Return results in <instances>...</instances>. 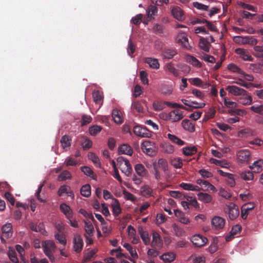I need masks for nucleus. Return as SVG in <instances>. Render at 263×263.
Segmentation results:
<instances>
[{"mask_svg": "<svg viewBox=\"0 0 263 263\" xmlns=\"http://www.w3.org/2000/svg\"><path fill=\"white\" fill-rule=\"evenodd\" d=\"M140 192L142 196L147 197L152 195L153 190L149 186L146 185L141 187Z\"/></svg>", "mask_w": 263, "mask_h": 263, "instance_id": "nucleus-37", "label": "nucleus"}, {"mask_svg": "<svg viewBox=\"0 0 263 263\" xmlns=\"http://www.w3.org/2000/svg\"><path fill=\"white\" fill-rule=\"evenodd\" d=\"M176 54L177 52L175 50L172 49H166L163 51L162 56L165 59H171Z\"/></svg>", "mask_w": 263, "mask_h": 263, "instance_id": "nucleus-36", "label": "nucleus"}, {"mask_svg": "<svg viewBox=\"0 0 263 263\" xmlns=\"http://www.w3.org/2000/svg\"><path fill=\"white\" fill-rule=\"evenodd\" d=\"M81 171L87 176L91 177L93 179H96V176L94 174L92 170L88 166H83L81 167Z\"/></svg>", "mask_w": 263, "mask_h": 263, "instance_id": "nucleus-42", "label": "nucleus"}, {"mask_svg": "<svg viewBox=\"0 0 263 263\" xmlns=\"http://www.w3.org/2000/svg\"><path fill=\"white\" fill-rule=\"evenodd\" d=\"M123 247L126 248V249L129 251L130 254V255L134 258H138V254L136 252L135 249L133 248V247L128 243H125L124 244Z\"/></svg>", "mask_w": 263, "mask_h": 263, "instance_id": "nucleus-44", "label": "nucleus"}, {"mask_svg": "<svg viewBox=\"0 0 263 263\" xmlns=\"http://www.w3.org/2000/svg\"><path fill=\"white\" fill-rule=\"evenodd\" d=\"M85 230L86 233L89 236H91L92 235L94 228L93 225L90 222L85 221Z\"/></svg>", "mask_w": 263, "mask_h": 263, "instance_id": "nucleus-47", "label": "nucleus"}, {"mask_svg": "<svg viewBox=\"0 0 263 263\" xmlns=\"http://www.w3.org/2000/svg\"><path fill=\"white\" fill-rule=\"evenodd\" d=\"M219 173L223 176L228 177V183L231 187H233L235 185V181L234 175L232 174L224 173L222 171L220 170Z\"/></svg>", "mask_w": 263, "mask_h": 263, "instance_id": "nucleus-32", "label": "nucleus"}, {"mask_svg": "<svg viewBox=\"0 0 263 263\" xmlns=\"http://www.w3.org/2000/svg\"><path fill=\"white\" fill-rule=\"evenodd\" d=\"M138 232L144 243L145 245H148L150 242V239L148 232L144 231L142 228H139Z\"/></svg>", "mask_w": 263, "mask_h": 263, "instance_id": "nucleus-24", "label": "nucleus"}, {"mask_svg": "<svg viewBox=\"0 0 263 263\" xmlns=\"http://www.w3.org/2000/svg\"><path fill=\"white\" fill-rule=\"evenodd\" d=\"M125 167L122 172L124 173L126 176H128L131 174L132 168L128 160L125 161Z\"/></svg>", "mask_w": 263, "mask_h": 263, "instance_id": "nucleus-54", "label": "nucleus"}, {"mask_svg": "<svg viewBox=\"0 0 263 263\" xmlns=\"http://www.w3.org/2000/svg\"><path fill=\"white\" fill-rule=\"evenodd\" d=\"M228 69L233 72L237 73H241L242 72L241 69L234 64H230L228 65Z\"/></svg>", "mask_w": 263, "mask_h": 263, "instance_id": "nucleus-63", "label": "nucleus"}, {"mask_svg": "<svg viewBox=\"0 0 263 263\" xmlns=\"http://www.w3.org/2000/svg\"><path fill=\"white\" fill-rule=\"evenodd\" d=\"M240 177L246 181H250L253 179L254 175L252 172L248 171L242 172L240 174Z\"/></svg>", "mask_w": 263, "mask_h": 263, "instance_id": "nucleus-45", "label": "nucleus"}, {"mask_svg": "<svg viewBox=\"0 0 263 263\" xmlns=\"http://www.w3.org/2000/svg\"><path fill=\"white\" fill-rule=\"evenodd\" d=\"M61 212L65 215L67 219L72 218L73 212L70 206L66 203H62L60 206Z\"/></svg>", "mask_w": 263, "mask_h": 263, "instance_id": "nucleus-15", "label": "nucleus"}, {"mask_svg": "<svg viewBox=\"0 0 263 263\" xmlns=\"http://www.w3.org/2000/svg\"><path fill=\"white\" fill-rule=\"evenodd\" d=\"M175 258V254L172 252L164 253L161 256L160 258L165 262L170 263L174 260Z\"/></svg>", "mask_w": 263, "mask_h": 263, "instance_id": "nucleus-35", "label": "nucleus"}, {"mask_svg": "<svg viewBox=\"0 0 263 263\" xmlns=\"http://www.w3.org/2000/svg\"><path fill=\"white\" fill-rule=\"evenodd\" d=\"M9 259L14 263H18V259L16 256V253L14 250H10L8 252Z\"/></svg>", "mask_w": 263, "mask_h": 263, "instance_id": "nucleus-59", "label": "nucleus"}, {"mask_svg": "<svg viewBox=\"0 0 263 263\" xmlns=\"http://www.w3.org/2000/svg\"><path fill=\"white\" fill-rule=\"evenodd\" d=\"M112 117L115 122L116 123L121 124L122 123L121 112L119 109L117 108L113 109L112 111Z\"/></svg>", "mask_w": 263, "mask_h": 263, "instance_id": "nucleus-26", "label": "nucleus"}, {"mask_svg": "<svg viewBox=\"0 0 263 263\" xmlns=\"http://www.w3.org/2000/svg\"><path fill=\"white\" fill-rule=\"evenodd\" d=\"M80 142L84 150L89 149L92 145V141L86 137H82Z\"/></svg>", "mask_w": 263, "mask_h": 263, "instance_id": "nucleus-29", "label": "nucleus"}, {"mask_svg": "<svg viewBox=\"0 0 263 263\" xmlns=\"http://www.w3.org/2000/svg\"><path fill=\"white\" fill-rule=\"evenodd\" d=\"M184 117L183 111L179 109H175L170 111L168 115V119L172 122H177Z\"/></svg>", "mask_w": 263, "mask_h": 263, "instance_id": "nucleus-8", "label": "nucleus"}, {"mask_svg": "<svg viewBox=\"0 0 263 263\" xmlns=\"http://www.w3.org/2000/svg\"><path fill=\"white\" fill-rule=\"evenodd\" d=\"M152 248L156 249H160L163 246V242L160 235L157 232L153 233V240L151 243Z\"/></svg>", "mask_w": 263, "mask_h": 263, "instance_id": "nucleus-10", "label": "nucleus"}, {"mask_svg": "<svg viewBox=\"0 0 263 263\" xmlns=\"http://www.w3.org/2000/svg\"><path fill=\"white\" fill-rule=\"evenodd\" d=\"M238 97V102L243 105H248L252 103V98L251 96L249 95L247 91L246 93Z\"/></svg>", "mask_w": 263, "mask_h": 263, "instance_id": "nucleus-12", "label": "nucleus"}, {"mask_svg": "<svg viewBox=\"0 0 263 263\" xmlns=\"http://www.w3.org/2000/svg\"><path fill=\"white\" fill-rule=\"evenodd\" d=\"M184 197L186 199L187 201L189 202V204L192 205L195 208H199V205L197 200L195 198H193L191 197H185L184 196Z\"/></svg>", "mask_w": 263, "mask_h": 263, "instance_id": "nucleus-62", "label": "nucleus"}, {"mask_svg": "<svg viewBox=\"0 0 263 263\" xmlns=\"http://www.w3.org/2000/svg\"><path fill=\"white\" fill-rule=\"evenodd\" d=\"M229 112L231 115H237L241 116H243L247 114V111L246 110L240 109H231L229 110Z\"/></svg>", "mask_w": 263, "mask_h": 263, "instance_id": "nucleus-51", "label": "nucleus"}, {"mask_svg": "<svg viewBox=\"0 0 263 263\" xmlns=\"http://www.w3.org/2000/svg\"><path fill=\"white\" fill-rule=\"evenodd\" d=\"M193 6L197 8L198 10H205L208 11L209 9V6L201 3H200L198 2H195L193 3Z\"/></svg>", "mask_w": 263, "mask_h": 263, "instance_id": "nucleus-60", "label": "nucleus"}, {"mask_svg": "<svg viewBox=\"0 0 263 263\" xmlns=\"http://www.w3.org/2000/svg\"><path fill=\"white\" fill-rule=\"evenodd\" d=\"M196 182L198 184L203 187V190H213L215 189V187L208 181L198 179Z\"/></svg>", "mask_w": 263, "mask_h": 263, "instance_id": "nucleus-22", "label": "nucleus"}, {"mask_svg": "<svg viewBox=\"0 0 263 263\" xmlns=\"http://www.w3.org/2000/svg\"><path fill=\"white\" fill-rule=\"evenodd\" d=\"M171 164L176 168H180L182 166V160L180 158H174L171 160Z\"/></svg>", "mask_w": 263, "mask_h": 263, "instance_id": "nucleus-55", "label": "nucleus"}, {"mask_svg": "<svg viewBox=\"0 0 263 263\" xmlns=\"http://www.w3.org/2000/svg\"><path fill=\"white\" fill-rule=\"evenodd\" d=\"M54 237L59 243L63 246H65L66 245L67 241L64 235L63 234V233H55L54 235Z\"/></svg>", "mask_w": 263, "mask_h": 263, "instance_id": "nucleus-46", "label": "nucleus"}, {"mask_svg": "<svg viewBox=\"0 0 263 263\" xmlns=\"http://www.w3.org/2000/svg\"><path fill=\"white\" fill-rule=\"evenodd\" d=\"M158 12V8L154 5H151L148 9L146 10V14L148 17H152L153 15H155Z\"/></svg>", "mask_w": 263, "mask_h": 263, "instance_id": "nucleus-48", "label": "nucleus"}, {"mask_svg": "<svg viewBox=\"0 0 263 263\" xmlns=\"http://www.w3.org/2000/svg\"><path fill=\"white\" fill-rule=\"evenodd\" d=\"M180 186L183 190L187 191H199L200 190V188L198 186L187 183L182 182L180 184Z\"/></svg>", "mask_w": 263, "mask_h": 263, "instance_id": "nucleus-30", "label": "nucleus"}, {"mask_svg": "<svg viewBox=\"0 0 263 263\" xmlns=\"http://www.w3.org/2000/svg\"><path fill=\"white\" fill-rule=\"evenodd\" d=\"M71 177V175L69 171H64L59 176V180L63 181L66 179H70Z\"/></svg>", "mask_w": 263, "mask_h": 263, "instance_id": "nucleus-58", "label": "nucleus"}, {"mask_svg": "<svg viewBox=\"0 0 263 263\" xmlns=\"http://www.w3.org/2000/svg\"><path fill=\"white\" fill-rule=\"evenodd\" d=\"M241 40L242 41V44H249L254 46L258 43L257 40L252 36H245L243 37V39H241Z\"/></svg>", "mask_w": 263, "mask_h": 263, "instance_id": "nucleus-34", "label": "nucleus"}, {"mask_svg": "<svg viewBox=\"0 0 263 263\" xmlns=\"http://www.w3.org/2000/svg\"><path fill=\"white\" fill-rule=\"evenodd\" d=\"M211 224L213 229L220 230L223 228L225 224V220L220 217L215 216L211 221Z\"/></svg>", "mask_w": 263, "mask_h": 263, "instance_id": "nucleus-9", "label": "nucleus"}, {"mask_svg": "<svg viewBox=\"0 0 263 263\" xmlns=\"http://www.w3.org/2000/svg\"><path fill=\"white\" fill-rule=\"evenodd\" d=\"M112 208L113 214L115 216H118L121 212V209L117 200H116V203L112 205Z\"/></svg>", "mask_w": 263, "mask_h": 263, "instance_id": "nucleus-49", "label": "nucleus"}, {"mask_svg": "<svg viewBox=\"0 0 263 263\" xmlns=\"http://www.w3.org/2000/svg\"><path fill=\"white\" fill-rule=\"evenodd\" d=\"M140 79L142 83L144 85L148 84V80L147 78V73L144 70H142L140 72Z\"/></svg>", "mask_w": 263, "mask_h": 263, "instance_id": "nucleus-57", "label": "nucleus"}, {"mask_svg": "<svg viewBox=\"0 0 263 263\" xmlns=\"http://www.w3.org/2000/svg\"><path fill=\"white\" fill-rule=\"evenodd\" d=\"M42 247L45 254L52 253L57 248L54 242L50 240L44 241L42 244Z\"/></svg>", "mask_w": 263, "mask_h": 263, "instance_id": "nucleus-5", "label": "nucleus"}, {"mask_svg": "<svg viewBox=\"0 0 263 263\" xmlns=\"http://www.w3.org/2000/svg\"><path fill=\"white\" fill-rule=\"evenodd\" d=\"M235 52L245 61H252L253 60V58L248 54L246 49L239 48L236 49Z\"/></svg>", "mask_w": 263, "mask_h": 263, "instance_id": "nucleus-13", "label": "nucleus"}, {"mask_svg": "<svg viewBox=\"0 0 263 263\" xmlns=\"http://www.w3.org/2000/svg\"><path fill=\"white\" fill-rule=\"evenodd\" d=\"M224 211L228 214L229 217L231 220L235 219L239 214L238 207L232 202L226 205Z\"/></svg>", "mask_w": 263, "mask_h": 263, "instance_id": "nucleus-2", "label": "nucleus"}, {"mask_svg": "<svg viewBox=\"0 0 263 263\" xmlns=\"http://www.w3.org/2000/svg\"><path fill=\"white\" fill-rule=\"evenodd\" d=\"M73 249L77 253H80L82 251L83 246V241L79 234H75L73 239Z\"/></svg>", "mask_w": 263, "mask_h": 263, "instance_id": "nucleus-7", "label": "nucleus"}, {"mask_svg": "<svg viewBox=\"0 0 263 263\" xmlns=\"http://www.w3.org/2000/svg\"><path fill=\"white\" fill-rule=\"evenodd\" d=\"M250 108L252 111L255 113L263 115V105H253Z\"/></svg>", "mask_w": 263, "mask_h": 263, "instance_id": "nucleus-56", "label": "nucleus"}, {"mask_svg": "<svg viewBox=\"0 0 263 263\" xmlns=\"http://www.w3.org/2000/svg\"><path fill=\"white\" fill-rule=\"evenodd\" d=\"M145 62L149 65V67L153 69H158L159 67V63L158 60L148 58L146 59Z\"/></svg>", "mask_w": 263, "mask_h": 263, "instance_id": "nucleus-38", "label": "nucleus"}, {"mask_svg": "<svg viewBox=\"0 0 263 263\" xmlns=\"http://www.w3.org/2000/svg\"><path fill=\"white\" fill-rule=\"evenodd\" d=\"M172 14L173 16L178 21L183 20V13L179 7H175L172 9Z\"/></svg>", "mask_w": 263, "mask_h": 263, "instance_id": "nucleus-25", "label": "nucleus"}, {"mask_svg": "<svg viewBox=\"0 0 263 263\" xmlns=\"http://www.w3.org/2000/svg\"><path fill=\"white\" fill-rule=\"evenodd\" d=\"M81 195L85 197H88L91 194V187L89 184H85L81 189Z\"/></svg>", "mask_w": 263, "mask_h": 263, "instance_id": "nucleus-40", "label": "nucleus"}, {"mask_svg": "<svg viewBox=\"0 0 263 263\" xmlns=\"http://www.w3.org/2000/svg\"><path fill=\"white\" fill-rule=\"evenodd\" d=\"M250 168L256 173L261 172L263 170V160L260 159L255 161L252 165L250 166Z\"/></svg>", "mask_w": 263, "mask_h": 263, "instance_id": "nucleus-19", "label": "nucleus"}, {"mask_svg": "<svg viewBox=\"0 0 263 263\" xmlns=\"http://www.w3.org/2000/svg\"><path fill=\"white\" fill-rule=\"evenodd\" d=\"M200 58L202 60L209 63H215L216 62L215 58L212 55L204 54L203 55H201Z\"/></svg>", "mask_w": 263, "mask_h": 263, "instance_id": "nucleus-61", "label": "nucleus"}, {"mask_svg": "<svg viewBox=\"0 0 263 263\" xmlns=\"http://www.w3.org/2000/svg\"><path fill=\"white\" fill-rule=\"evenodd\" d=\"M2 231L3 236L6 238L11 237L12 235V226L10 223L4 224L2 228Z\"/></svg>", "mask_w": 263, "mask_h": 263, "instance_id": "nucleus-16", "label": "nucleus"}, {"mask_svg": "<svg viewBox=\"0 0 263 263\" xmlns=\"http://www.w3.org/2000/svg\"><path fill=\"white\" fill-rule=\"evenodd\" d=\"M155 165L158 168H161L164 173H167L168 171V163L165 159L163 158L159 159L157 162L153 163V166Z\"/></svg>", "mask_w": 263, "mask_h": 263, "instance_id": "nucleus-18", "label": "nucleus"}, {"mask_svg": "<svg viewBox=\"0 0 263 263\" xmlns=\"http://www.w3.org/2000/svg\"><path fill=\"white\" fill-rule=\"evenodd\" d=\"M119 154H125L132 156L133 151L132 148L128 144H123L118 149Z\"/></svg>", "mask_w": 263, "mask_h": 263, "instance_id": "nucleus-20", "label": "nucleus"}, {"mask_svg": "<svg viewBox=\"0 0 263 263\" xmlns=\"http://www.w3.org/2000/svg\"><path fill=\"white\" fill-rule=\"evenodd\" d=\"M191 241L195 247H201L206 243L208 239L201 235L196 234L191 237Z\"/></svg>", "mask_w": 263, "mask_h": 263, "instance_id": "nucleus-4", "label": "nucleus"}, {"mask_svg": "<svg viewBox=\"0 0 263 263\" xmlns=\"http://www.w3.org/2000/svg\"><path fill=\"white\" fill-rule=\"evenodd\" d=\"M88 157L89 160L92 161V162L97 167H101V163L100 161V159L98 158V157L97 155H96L94 153L92 152H89L88 154Z\"/></svg>", "mask_w": 263, "mask_h": 263, "instance_id": "nucleus-39", "label": "nucleus"}, {"mask_svg": "<svg viewBox=\"0 0 263 263\" xmlns=\"http://www.w3.org/2000/svg\"><path fill=\"white\" fill-rule=\"evenodd\" d=\"M178 42L180 43L181 45L185 48L189 49L191 46L189 45L188 39L186 35L181 33L178 36Z\"/></svg>", "mask_w": 263, "mask_h": 263, "instance_id": "nucleus-21", "label": "nucleus"}, {"mask_svg": "<svg viewBox=\"0 0 263 263\" xmlns=\"http://www.w3.org/2000/svg\"><path fill=\"white\" fill-rule=\"evenodd\" d=\"M102 127L101 126L96 125L89 127V132L91 136H95L100 133Z\"/></svg>", "mask_w": 263, "mask_h": 263, "instance_id": "nucleus-50", "label": "nucleus"}, {"mask_svg": "<svg viewBox=\"0 0 263 263\" xmlns=\"http://www.w3.org/2000/svg\"><path fill=\"white\" fill-rule=\"evenodd\" d=\"M181 102L186 106L194 108H201L204 107L205 104L204 103H197L195 101H191L186 99H181Z\"/></svg>", "mask_w": 263, "mask_h": 263, "instance_id": "nucleus-17", "label": "nucleus"}, {"mask_svg": "<svg viewBox=\"0 0 263 263\" xmlns=\"http://www.w3.org/2000/svg\"><path fill=\"white\" fill-rule=\"evenodd\" d=\"M92 97L93 101L96 104H100L101 103L102 97L98 90L93 92Z\"/></svg>", "mask_w": 263, "mask_h": 263, "instance_id": "nucleus-53", "label": "nucleus"}, {"mask_svg": "<svg viewBox=\"0 0 263 263\" xmlns=\"http://www.w3.org/2000/svg\"><path fill=\"white\" fill-rule=\"evenodd\" d=\"M167 137L172 142L176 143L179 145H183L184 144L183 141L179 139L175 135L168 134H167Z\"/></svg>", "mask_w": 263, "mask_h": 263, "instance_id": "nucleus-43", "label": "nucleus"}, {"mask_svg": "<svg viewBox=\"0 0 263 263\" xmlns=\"http://www.w3.org/2000/svg\"><path fill=\"white\" fill-rule=\"evenodd\" d=\"M226 90L230 93L233 95L240 97L241 95L246 93L245 89L238 87L234 85H229L226 87Z\"/></svg>", "mask_w": 263, "mask_h": 263, "instance_id": "nucleus-11", "label": "nucleus"}, {"mask_svg": "<svg viewBox=\"0 0 263 263\" xmlns=\"http://www.w3.org/2000/svg\"><path fill=\"white\" fill-rule=\"evenodd\" d=\"M141 149L145 154L149 156H154L157 153L155 143L148 140H146L142 143Z\"/></svg>", "mask_w": 263, "mask_h": 263, "instance_id": "nucleus-1", "label": "nucleus"}, {"mask_svg": "<svg viewBox=\"0 0 263 263\" xmlns=\"http://www.w3.org/2000/svg\"><path fill=\"white\" fill-rule=\"evenodd\" d=\"M134 134L138 137L149 138L152 136V133L145 127L135 126L134 127Z\"/></svg>", "mask_w": 263, "mask_h": 263, "instance_id": "nucleus-3", "label": "nucleus"}, {"mask_svg": "<svg viewBox=\"0 0 263 263\" xmlns=\"http://www.w3.org/2000/svg\"><path fill=\"white\" fill-rule=\"evenodd\" d=\"M135 170L136 173L141 177L145 176L147 173V170L142 164H136L135 166Z\"/></svg>", "mask_w": 263, "mask_h": 263, "instance_id": "nucleus-27", "label": "nucleus"}, {"mask_svg": "<svg viewBox=\"0 0 263 263\" xmlns=\"http://www.w3.org/2000/svg\"><path fill=\"white\" fill-rule=\"evenodd\" d=\"M71 138L67 135L62 137L60 142L63 149L69 148L71 145Z\"/></svg>", "mask_w": 263, "mask_h": 263, "instance_id": "nucleus-31", "label": "nucleus"}, {"mask_svg": "<svg viewBox=\"0 0 263 263\" xmlns=\"http://www.w3.org/2000/svg\"><path fill=\"white\" fill-rule=\"evenodd\" d=\"M199 47L201 49L206 52H209L210 47L211 46L210 43L204 38H201L199 43Z\"/></svg>", "mask_w": 263, "mask_h": 263, "instance_id": "nucleus-33", "label": "nucleus"}, {"mask_svg": "<svg viewBox=\"0 0 263 263\" xmlns=\"http://www.w3.org/2000/svg\"><path fill=\"white\" fill-rule=\"evenodd\" d=\"M215 113H216L215 109L213 108H210L209 109V111L205 114V115L204 116H205L204 119L205 120H208V119H212V118H214L215 116Z\"/></svg>", "mask_w": 263, "mask_h": 263, "instance_id": "nucleus-64", "label": "nucleus"}, {"mask_svg": "<svg viewBox=\"0 0 263 263\" xmlns=\"http://www.w3.org/2000/svg\"><path fill=\"white\" fill-rule=\"evenodd\" d=\"M197 152V148L195 146L185 147L183 148V154L185 156H192Z\"/></svg>", "mask_w": 263, "mask_h": 263, "instance_id": "nucleus-41", "label": "nucleus"}, {"mask_svg": "<svg viewBox=\"0 0 263 263\" xmlns=\"http://www.w3.org/2000/svg\"><path fill=\"white\" fill-rule=\"evenodd\" d=\"M186 61L188 63L192 64L193 66L196 67H201L202 66L201 63L195 57L188 55L186 56Z\"/></svg>", "mask_w": 263, "mask_h": 263, "instance_id": "nucleus-28", "label": "nucleus"}, {"mask_svg": "<svg viewBox=\"0 0 263 263\" xmlns=\"http://www.w3.org/2000/svg\"><path fill=\"white\" fill-rule=\"evenodd\" d=\"M255 52L254 55L258 58H263V47L256 46L254 47Z\"/></svg>", "mask_w": 263, "mask_h": 263, "instance_id": "nucleus-52", "label": "nucleus"}, {"mask_svg": "<svg viewBox=\"0 0 263 263\" xmlns=\"http://www.w3.org/2000/svg\"><path fill=\"white\" fill-rule=\"evenodd\" d=\"M198 199L205 203H210L212 200V197L211 195L205 193H199L197 195Z\"/></svg>", "mask_w": 263, "mask_h": 263, "instance_id": "nucleus-23", "label": "nucleus"}, {"mask_svg": "<svg viewBox=\"0 0 263 263\" xmlns=\"http://www.w3.org/2000/svg\"><path fill=\"white\" fill-rule=\"evenodd\" d=\"M183 129L189 132L193 133L195 130V123L192 122L189 119H184L181 122Z\"/></svg>", "mask_w": 263, "mask_h": 263, "instance_id": "nucleus-14", "label": "nucleus"}, {"mask_svg": "<svg viewBox=\"0 0 263 263\" xmlns=\"http://www.w3.org/2000/svg\"><path fill=\"white\" fill-rule=\"evenodd\" d=\"M251 153L247 149L240 150L237 153V160L241 163H248L250 159Z\"/></svg>", "mask_w": 263, "mask_h": 263, "instance_id": "nucleus-6", "label": "nucleus"}]
</instances>
